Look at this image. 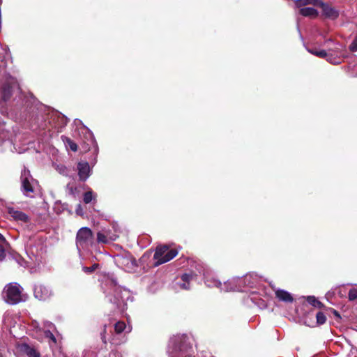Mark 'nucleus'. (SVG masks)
Listing matches in <instances>:
<instances>
[{
	"mask_svg": "<svg viewBox=\"0 0 357 357\" xmlns=\"http://www.w3.org/2000/svg\"><path fill=\"white\" fill-rule=\"evenodd\" d=\"M275 293L276 298L280 301L284 303H292L294 301L292 295L285 290L277 289H275Z\"/></svg>",
	"mask_w": 357,
	"mask_h": 357,
	"instance_id": "nucleus-19",
	"label": "nucleus"
},
{
	"mask_svg": "<svg viewBox=\"0 0 357 357\" xmlns=\"http://www.w3.org/2000/svg\"><path fill=\"white\" fill-rule=\"evenodd\" d=\"M8 213L16 221L26 223L29 220V216L26 213L13 207L8 208Z\"/></svg>",
	"mask_w": 357,
	"mask_h": 357,
	"instance_id": "nucleus-17",
	"label": "nucleus"
},
{
	"mask_svg": "<svg viewBox=\"0 0 357 357\" xmlns=\"http://www.w3.org/2000/svg\"><path fill=\"white\" fill-rule=\"evenodd\" d=\"M34 296L40 301H45L52 295L51 289L45 284L37 282L33 286Z\"/></svg>",
	"mask_w": 357,
	"mask_h": 357,
	"instance_id": "nucleus-12",
	"label": "nucleus"
},
{
	"mask_svg": "<svg viewBox=\"0 0 357 357\" xmlns=\"http://www.w3.org/2000/svg\"><path fill=\"white\" fill-rule=\"evenodd\" d=\"M18 263L20 264V266H22V265H23V264H22L21 262H20V261H18Z\"/></svg>",
	"mask_w": 357,
	"mask_h": 357,
	"instance_id": "nucleus-45",
	"label": "nucleus"
},
{
	"mask_svg": "<svg viewBox=\"0 0 357 357\" xmlns=\"http://www.w3.org/2000/svg\"><path fill=\"white\" fill-rule=\"evenodd\" d=\"M98 267V264H94L90 267L83 266L82 271L86 273H91Z\"/></svg>",
	"mask_w": 357,
	"mask_h": 357,
	"instance_id": "nucleus-33",
	"label": "nucleus"
},
{
	"mask_svg": "<svg viewBox=\"0 0 357 357\" xmlns=\"http://www.w3.org/2000/svg\"><path fill=\"white\" fill-rule=\"evenodd\" d=\"M178 252L174 249H169L167 245L159 246L156 248L153 255L154 266H158L169 261L174 258Z\"/></svg>",
	"mask_w": 357,
	"mask_h": 357,
	"instance_id": "nucleus-8",
	"label": "nucleus"
},
{
	"mask_svg": "<svg viewBox=\"0 0 357 357\" xmlns=\"http://www.w3.org/2000/svg\"><path fill=\"white\" fill-rule=\"evenodd\" d=\"M316 319H317V323L319 325L324 324L326 321V317L325 314L322 312H319L317 313Z\"/></svg>",
	"mask_w": 357,
	"mask_h": 357,
	"instance_id": "nucleus-28",
	"label": "nucleus"
},
{
	"mask_svg": "<svg viewBox=\"0 0 357 357\" xmlns=\"http://www.w3.org/2000/svg\"><path fill=\"white\" fill-rule=\"evenodd\" d=\"M323 14L326 17L332 19H335L338 17V12L333 7L328 4L321 3Z\"/></svg>",
	"mask_w": 357,
	"mask_h": 357,
	"instance_id": "nucleus-21",
	"label": "nucleus"
},
{
	"mask_svg": "<svg viewBox=\"0 0 357 357\" xmlns=\"http://www.w3.org/2000/svg\"><path fill=\"white\" fill-rule=\"evenodd\" d=\"M14 87H15V82L13 78H10L3 84L0 89V107H3V102H6L10 100L13 95Z\"/></svg>",
	"mask_w": 357,
	"mask_h": 357,
	"instance_id": "nucleus-10",
	"label": "nucleus"
},
{
	"mask_svg": "<svg viewBox=\"0 0 357 357\" xmlns=\"http://www.w3.org/2000/svg\"><path fill=\"white\" fill-rule=\"evenodd\" d=\"M96 195L94 194L93 192V191L91 190H89V191H87L84 194V196H83V202L85 203V204H89L90 202H91L92 201H95L96 200Z\"/></svg>",
	"mask_w": 357,
	"mask_h": 357,
	"instance_id": "nucleus-25",
	"label": "nucleus"
},
{
	"mask_svg": "<svg viewBox=\"0 0 357 357\" xmlns=\"http://www.w3.org/2000/svg\"><path fill=\"white\" fill-rule=\"evenodd\" d=\"M349 50L351 52L357 51V36L354 38V40L352 41V43L349 45Z\"/></svg>",
	"mask_w": 357,
	"mask_h": 357,
	"instance_id": "nucleus-38",
	"label": "nucleus"
},
{
	"mask_svg": "<svg viewBox=\"0 0 357 357\" xmlns=\"http://www.w3.org/2000/svg\"><path fill=\"white\" fill-rule=\"evenodd\" d=\"M83 130L85 132V140L84 143L86 144L87 149H90L91 146H96V140L93 133L87 128L83 126Z\"/></svg>",
	"mask_w": 357,
	"mask_h": 357,
	"instance_id": "nucleus-22",
	"label": "nucleus"
},
{
	"mask_svg": "<svg viewBox=\"0 0 357 357\" xmlns=\"http://www.w3.org/2000/svg\"><path fill=\"white\" fill-rule=\"evenodd\" d=\"M38 127L42 129V130H45L46 128H48L47 127V123L46 121L43 122V123H41L40 124L38 125Z\"/></svg>",
	"mask_w": 357,
	"mask_h": 357,
	"instance_id": "nucleus-39",
	"label": "nucleus"
},
{
	"mask_svg": "<svg viewBox=\"0 0 357 357\" xmlns=\"http://www.w3.org/2000/svg\"><path fill=\"white\" fill-rule=\"evenodd\" d=\"M167 353L169 357H192V347L188 342L186 335H177L170 338Z\"/></svg>",
	"mask_w": 357,
	"mask_h": 357,
	"instance_id": "nucleus-1",
	"label": "nucleus"
},
{
	"mask_svg": "<svg viewBox=\"0 0 357 357\" xmlns=\"http://www.w3.org/2000/svg\"><path fill=\"white\" fill-rule=\"evenodd\" d=\"M312 0H296L295 3L296 7L300 8L303 6H305L311 3Z\"/></svg>",
	"mask_w": 357,
	"mask_h": 357,
	"instance_id": "nucleus-35",
	"label": "nucleus"
},
{
	"mask_svg": "<svg viewBox=\"0 0 357 357\" xmlns=\"http://www.w3.org/2000/svg\"><path fill=\"white\" fill-rule=\"evenodd\" d=\"M108 289L105 291L106 297L111 303H113L117 309L123 310L126 305V301L130 296V292L126 289L118 286L116 281L112 278L105 284Z\"/></svg>",
	"mask_w": 357,
	"mask_h": 357,
	"instance_id": "nucleus-2",
	"label": "nucleus"
},
{
	"mask_svg": "<svg viewBox=\"0 0 357 357\" xmlns=\"http://www.w3.org/2000/svg\"><path fill=\"white\" fill-rule=\"evenodd\" d=\"M197 271H191L188 273H184L181 275L182 282L179 283V286L181 289L188 290L190 289V282L195 280L198 274H203L205 278V284L208 287H222V284L213 277L206 276L204 271V268L203 266L198 264L197 267L196 266Z\"/></svg>",
	"mask_w": 357,
	"mask_h": 357,
	"instance_id": "nucleus-4",
	"label": "nucleus"
},
{
	"mask_svg": "<svg viewBox=\"0 0 357 357\" xmlns=\"http://www.w3.org/2000/svg\"><path fill=\"white\" fill-rule=\"evenodd\" d=\"M93 235L91 229L87 227L80 228L76 235V246L79 252L88 250L93 244Z\"/></svg>",
	"mask_w": 357,
	"mask_h": 357,
	"instance_id": "nucleus-7",
	"label": "nucleus"
},
{
	"mask_svg": "<svg viewBox=\"0 0 357 357\" xmlns=\"http://www.w3.org/2000/svg\"><path fill=\"white\" fill-rule=\"evenodd\" d=\"M114 332L112 333V330H109V337H107V326L104 325L102 331L100 332L101 340L104 344H107V342L112 344L119 345L126 342L125 335L123 333H128L131 331V327L127 326L124 321H117L114 326Z\"/></svg>",
	"mask_w": 357,
	"mask_h": 357,
	"instance_id": "nucleus-3",
	"label": "nucleus"
},
{
	"mask_svg": "<svg viewBox=\"0 0 357 357\" xmlns=\"http://www.w3.org/2000/svg\"><path fill=\"white\" fill-rule=\"evenodd\" d=\"M220 290L225 291H243V289H242L241 283L237 281V278H234L225 282L222 287H220Z\"/></svg>",
	"mask_w": 357,
	"mask_h": 357,
	"instance_id": "nucleus-15",
	"label": "nucleus"
},
{
	"mask_svg": "<svg viewBox=\"0 0 357 357\" xmlns=\"http://www.w3.org/2000/svg\"><path fill=\"white\" fill-rule=\"evenodd\" d=\"M44 333H45V336L47 338H49L53 343H54V344L56 343V339L55 336L54 335L52 331H50V329H46V330H45Z\"/></svg>",
	"mask_w": 357,
	"mask_h": 357,
	"instance_id": "nucleus-29",
	"label": "nucleus"
},
{
	"mask_svg": "<svg viewBox=\"0 0 357 357\" xmlns=\"http://www.w3.org/2000/svg\"><path fill=\"white\" fill-rule=\"evenodd\" d=\"M79 178L81 181H85L91 175V168L87 162L82 161L77 164Z\"/></svg>",
	"mask_w": 357,
	"mask_h": 357,
	"instance_id": "nucleus-16",
	"label": "nucleus"
},
{
	"mask_svg": "<svg viewBox=\"0 0 357 357\" xmlns=\"http://www.w3.org/2000/svg\"><path fill=\"white\" fill-rule=\"evenodd\" d=\"M26 252L31 261L40 263L42 255L45 252V242L42 237L35 236L31 238L26 244Z\"/></svg>",
	"mask_w": 357,
	"mask_h": 357,
	"instance_id": "nucleus-5",
	"label": "nucleus"
},
{
	"mask_svg": "<svg viewBox=\"0 0 357 357\" xmlns=\"http://www.w3.org/2000/svg\"><path fill=\"white\" fill-rule=\"evenodd\" d=\"M116 261L126 271H132L137 266L136 261L130 255L126 256L118 255L116 257Z\"/></svg>",
	"mask_w": 357,
	"mask_h": 357,
	"instance_id": "nucleus-14",
	"label": "nucleus"
},
{
	"mask_svg": "<svg viewBox=\"0 0 357 357\" xmlns=\"http://www.w3.org/2000/svg\"><path fill=\"white\" fill-rule=\"evenodd\" d=\"M19 349L28 357H40V353L34 347H30L27 344H21Z\"/></svg>",
	"mask_w": 357,
	"mask_h": 357,
	"instance_id": "nucleus-20",
	"label": "nucleus"
},
{
	"mask_svg": "<svg viewBox=\"0 0 357 357\" xmlns=\"http://www.w3.org/2000/svg\"><path fill=\"white\" fill-rule=\"evenodd\" d=\"M311 54L317 56L320 58H326L328 61L333 62L332 61V57L331 56H328L327 52L325 50H308Z\"/></svg>",
	"mask_w": 357,
	"mask_h": 357,
	"instance_id": "nucleus-24",
	"label": "nucleus"
},
{
	"mask_svg": "<svg viewBox=\"0 0 357 357\" xmlns=\"http://www.w3.org/2000/svg\"><path fill=\"white\" fill-rule=\"evenodd\" d=\"M119 237L118 234L109 235L107 231H99L97 234V241L101 243H108L115 241Z\"/></svg>",
	"mask_w": 357,
	"mask_h": 357,
	"instance_id": "nucleus-18",
	"label": "nucleus"
},
{
	"mask_svg": "<svg viewBox=\"0 0 357 357\" xmlns=\"http://www.w3.org/2000/svg\"><path fill=\"white\" fill-rule=\"evenodd\" d=\"M0 1H1V0H0Z\"/></svg>",
	"mask_w": 357,
	"mask_h": 357,
	"instance_id": "nucleus-47",
	"label": "nucleus"
},
{
	"mask_svg": "<svg viewBox=\"0 0 357 357\" xmlns=\"http://www.w3.org/2000/svg\"><path fill=\"white\" fill-rule=\"evenodd\" d=\"M43 326H44L45 330H46V329H50V331L56 330L54 325L49 321H44Z\"/></svg>",
	"mask_w": 357,
	"mask_h": 357,
	"instance_id": "nucleus-37",
	"label": "nucleus"
},
{
	"mask_svg": "<svg viewBox=\"0 0 357 357\" xmlns=\"http://www.w3.org/2000/svg\"><path fill=\"white\" fill-rule=\"evenodd\" d=\"M348 298L349 301H354L357 299V289L352 288L349 290Z\"/></svg>",
	"mask_w": 357,
	"mask_h": 357,
	"instance_id": "nucleus-32",
	"label": "nucleus"
},
{
	"mask_svg": "<svg viewBox=\"0 0 357 357\" xmlns=\"http://www.w3.org/2000/svg\"><path fill=\"white\" fill-rule=\"evenodd\" d=\"M252 301L257 305L259 308H265L266 307L267 305L265 301H255L253 298H251Z\"/></svg>",
	"mask_w": 357,
	"mask_h": 357,
	"instance_id": "nucleus-36",
	"label": "nucleus"
},
{
	"mask_svg": "<svg viewBox=\"0 0 357 357\" xmlns=\"http://www.w3.org/2000/svg\"><path fill=\"white\" fill-rule=\"evenodd\" d=\"M8 138V133L3 128V125L0 123V146Z\"/></svg>",
	"mask_w": 357,
	"mask_h": 357,
	"instance_id": "nucleus-26",
	"label": "nucleus"
},
{
	"mask_svg": "<svg viewBox=\"0 0 357 357\" xmlns=\"http://www.w3.org/2000/svg\"><path fill=\"white\" fill-rule=\"evenodd\" d=\"M66 142L68 144V145L69 146L70 149L73 151H76L77 150V144L68 137H66Z\"/></svg>",
	"mask_w": 357,
	"mask_h": 357,
	"instance_id": "nucleus-34",
	"label": "nucleus"
},
{
	"mask_svg": "<svg viewBox=\"0 0 357 357\" xmlns=\"http://www.w3.org/2000/svg\"><path fill=\"white\" fill-rule=\"evenodd\" d=\"M67 189L69 190L70 194H72V195L74 194V191H75V188H74L73 186L70 185V184L67 185Z\"/></svg>",
	"mask_w": 357,
	"mask_h": 357,
	"instance_id": "nucleus-40",
	"label": "nucleus"
},
{
	"mask_svg": "<svg viewBox=\"0 0 357 357\" xmlns=\"http://www.w3.org/2000/svg\"><path fill=\"white\" fill-rule=\"evenodd\" d=\"M49 115L51 120L48 123L51 124L52 128L59 130L64 128L68 122V119L57 111H52Z\"/></svg>",
	"mask_w": 357,
	"mask_h": 357,
	"instance_id": "nucleus-11",
	"label": "nucleus"
},
{
	"mask_svg": "<svg viewBox=\"0 0 357 357\" xmlns=\"http://www.w3.org/2000/svg\"><path fill=\"white\" fill-rule=\"evenodd\" d=\"M21 189L23 194L26 197H33L38 185V181L34 179L26 167L21 173Z\"/></svg>",
	"mask_w": 357,
	"mask_h": 357,
	"instance_id": "nucleus-6",
	"label": "nucleus"
},
{
	"mask_svg": "<svg viewBox=\"0 0 357 357\" xmlns=\"http://www.w3.org/2000/svg\"><path fill=\"white\" fill-rule=\"evenodd\" d=\"M76 213L78 215H82V208H81V206L79 204L77 206V208L76 209Z\"/></svg>",
	"mask_w": 357,
	"mask_h": 357,
	"instance_id": "nucleus-41",
	"label": "nucleus"
},
{
	"mask_svg": "<svg viewBox=\"0 0 357 357\" xmlns=\"http://www.w3.org/2000/svg\"><path fill=\"white\" fill-rule=\"evenodd\" d=\"M299 13L305 17H316L318 12L316 9L311 7L302 8L299 10Z\"/></svg>",
	"mask_w": 357,
	"mask_h": 357,
	"instance_id": "nucleus-23",
	"label": "nucleus"
},
{
	"mask_svg": "<svg viewBox=\"0 0 357 357\" xmlns=\"http://www.w3.org/2000/svg\"><path fill=\"white\" fill-rule=\"evenodd\" d=\"M34 324V326H35L36 328H38V323H36H36H35V324Z\"/></svg>",
	"mask_w": 357,
	"mask_h": 357,
	"instance_id": "nucleus-44",
	"label": "nucleus"
},
{
	"mask_svg": "<svg viewBox=\"0 0 357 357\" xmlns=\"http://www.w3.org/2000/svg\"><path fill=\"white\" fill-rule=\"evenodd\" d=\"M6 244V238H4L3 241H0V261L2 260L5 257V249L4 245Z\"/></svg>",
	"mask_w": 357,
	"mask_h": 357,
	"instance_id": "nucleus-31",
	"label": "nucleus"
},
{
	"mask_svg": "<svg viewBox=\"0 0 357 357\" xmlns=\"http://www.w3.org/2000/svg\"><path fill=\"white\" fill-rule=\"evenodd\" d=\"M4 299L6 303L15 305L22 301V287L16 282L10 283L3 290Z\"/></svg>",
	"mask_w": 357,
	"mask_h": 357,
	"instance_id": "nucleus-9",
	"label": "nucleus"
},
{
	"mask_svg": "<svg viewBox=\"0 0 357 357\" xmlns=\"http://www.w3.org/2000/svg\"><path fill=\"white\" fill-rule=\"evenodd\" d=\"M237 281L241 283L242 285V289L243 287H254L259 284L261 281L260 277L254 273L246 274L243 278H237Z\"/></svg>",
	"mask_w": 357,
	"mask_h": 357,
	"instance_id": "nucleus-13",
	"label": "nucleus"
},
{
	"mask_svg": "<svg viewBox=\"0 0 357 357\" xmlns=\"http://www.w3.org/2000/svg\"><path fill=\"white\" fill-rule=\"evenodd\" d=\"M3 240H4V237H3V236L1 234H0V241H3Z\"/></svg>",
	"mask_w": 357,
	"mask_h": 357,
	"instance_id": "nucleus-43",
	"label": "nucleus"
},
{
	"mask_svg": "<svg viewBox=\"0 0 357 357\" xmlns=\"http://www.w3.org/2000/svg\"><path fill=\"white\" fill-rule=\"evenodd\" d=\"M56 169L59 172V174L63 176L68 175V169L63 165H57L56 166Z\"/></svg>",
	"mask_w": 357,
	"mask_h": 357,
	"instance_id": "nucleus-30",
	"label": "nucleus"
},
{
	"mask_svg": "<svg viewBox=\"0 0 357 357\" xmlns=\"http://www.w3.org/2000/svg\"><path fill=\"white\" fill-rule=\"evenodd\" d=\"M0 357H3V356H2V354H1V352H0Z\"/></svg>",
	"mask_w": 357,
	"mask_h": 357,
	"instance_id": "nucleus-46",
	"label": "nucleus"
},
{
	"mask_svg": "<svg viewBox=\"0 0 357 357\" xmlns=\"http://www.w3.org/2000/svg\"><path fill=\"white\" fill-rule=\"evenodd\" d=\"M307 302L312 305L320 308L322 305L321 303L314 296H310L307 298Z\"/></svg>",
	"mask_w": 357,
	"mask_h": 357,
	"instance_id": "nucleus-27",
	"label": "nucleus"
},
{
	"mask_svg": "<svg viewBox=\"0 0 357 357\" xmlns=\"http://www.w3.org/2000/svg\"><path fill=\"white\" fill-rule=\"evenodd\" d=\"M104 231H107L108 233H109V235H113V234H117V231L116 230L114 231V233H112L110 230L109 229H105Z\"/></svg>",
	"mask_w": 357,
	"mask_h": 357,
	"instance_id": "nucleus-42",
	"label": "nucleus"
}]
</instances>
